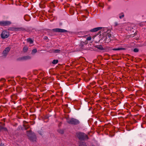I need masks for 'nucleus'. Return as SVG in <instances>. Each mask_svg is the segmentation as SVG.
I'll list each match as a JSON object with an SVG mask.
<instances>
[{"instance_id": "nucleus-1", "label": "nucleus", "mask_w": 146, "mask_h": 146, "mask_svg": "<svg viewBox=\"0 0 146 146\" xmlns=\"http://www.w3.org/2000/svg\"><path fill=\"white\" fill-rule=\"evenodd\" d=\"M27 135L30 140L33 141H36V137L34 133L30 131L28 132Z\"/></svg>"}, {"instance_id": "nucleus-2", "label": "nucleus", "mask_w": 146, "mask_h": 146, "mask_svg": "<svg viewBox=\"0 0 146 146\" xmlns=\"http://www.w3.org/2000/svg\"><path fill=\"white\" fill-rule=\"evenodd\" d=\"M67 121L68 123L71 124H76L79 123L78 120L73 118L68 119L67 120Z\"/></svg>"}, {"instance_id": "nucleus-3", "label": "nucleus", "mask_w": 146, "mask_h": 146, "mask_svg": "<svg viewBox=\"0 0 146 146\" xmlns=\"http://www.w3.org/2000/svg\"><path fill=\"white\" fill-rule=\"evenodd\" d=\"M9 36V33L6 31H3L1 34V37L2 38L5 39L7 38Z\"/></svg>"}, {"instance_id": "nucleus-4", "label": "nucleus", "mask_w": 146, "mask_h": 146, "mask_svg": "<svg viewBox=\"0 0 146 146\" xmlns=\"http://www.w3.org/2000/svg\"><path fill=\"white\" fill-rule=\"evenodd\" d=\"M99 37V36L97 35L96 36H94L92 38V41H95L96 42H99L100 40V39L97 40H94L95 38H96V39L98 38ZM92 39V38H91V36H88L86 38V40H90Z\"/></svg>"}, {"instance_id": "nucleus-5", "label": "nucleus", "mask_w": 146, "mask_h": 146, "mask_svg": "<svg viewBox=\"0 0 146 146\" xmlns=\"http://www.w3.org/2000/svg\"><path fill=\"white\" fill-rule=\"evenodd\" d=\"M77 136L80 139H84L85 138V137H86L87 136L84 133H77Z\"/></svg>"}, {"instance_id": "nucleus-6", "label": "nucleus", "mask_w": 146, "mask_h": 146, "mask_svg": "<svg viewBox=\"0 0 146 146\" xmlns=\"http://www.w3.org/2000/svg\"><path fill=\"white\" fill-rule=\"evenodd\" d=\"M53 30L54 31L58 32L63 33L67 32V31L65 30L59 28L54 29H53Z\"/></svg>"}, {"instance_id": "nucleus-7", "label": "nucleus", "mask_w": 146, "mask_h": 146, "mask_svg": "<svg viewBox=\"0 0 146 146\" xmlns=\"http://www.w3.org/2000/svg\"><path fill=\"white\" fill-rule=\"evenodd\" d=\"M11 24V22L8 21H0V25L5 26L9 25Z\"/></svg>"}, {"instance_id": "nucleus-8", "label": "nucleus", "mask_w": 146, "mask_h": 146, "mask_svg": "<svg viewBox=\"0 0 146 146\" xmlns=\"http://www.w3.org/2000/svg\"><path fill=\"white\" fill-rule=\"evenodd\" d=\"M10 48L9 47L5 48L3 52V55L4 56H6L10 51Z\"/></svg>"}, {"instance_id": "nucleus-9", "label": "nucleus", "mask_w": 146, "mask_h": 146, "mask_svg": "<svg viewBox=\"0 0 146 146\" xmlns=\"http://www.w3.org/2000/svg\"><path fill=\"white\" fill-rule=\"evenodd\" d=\"M111 35L110 34H108L107 36L106 37V41L107 40L108 38V40L107 41V42H108L110 41L111 38H110L111 37Z\"/></svg>"}, {"instance_id": "nucleus-10", "label": "nucleus", "mask_w": 146, "mask_h": 146, "mask_svg": "<svg viewBox=\"0 0 146 146\" xmlns=\"http://www.w3.org/2000/svg\"><path fill=\"white\" fill-rule=\"evenodd\" d=\"M100 27H98L94 28L91 31L93 32H96L100 30Z\"/></svg>"}, {"instance_id": "nucleus-11", "label": "nucleus", "mask_w": 146, "mask_h": 146, "mask_svg": "<svg viewBox=\"0 0 146 146\" xmlns=\"http://www.w3.org/2000/svg\"><path fill=\"white\" fill-rule=\"evenodd\" d=\"M27 41L30 44H33V40L30 38L28 39H27Z\"/></svg>"}, {"instance_id": "nucleus-12", "label": "nucleus", "mask_w": 146, "mask_h": 146, "mask_svg": "<svg viewBox=\"0 0 146 146\" xmlns=\"http://www.w3.org/2000/svg\"><path fill=\"white\" fill-rule=\"evenodd\" d=\"M123 49V48H114L113 49L114 50H119Z\"/></svg>"}, {"instance_id": "nucleus-13", "label": "nucleus", "mask_w": 146, "mask_h": 146, "mask_svg": "<svg viewBox=\"0 0 146 146\" xmlns=\"http://www.w3.org/2000/svg\"><path fill=\"white\" fill-rule=\"evenodd\" d=\"M53 52L55 53H58L60 52V50L59 49H57L54 50Z\"/></svg>"}, {"instance_id": "nucleus-14", "label": "nucleus", "mask_w": 146, "mask_h": 146, "mask_svg": "<svg viewBox=\"0 0 146 146\" xmlns=\"http://www.w3.org/2000/svg\"><path fill=\"white\" fill-rule=\"evenodd\" d=\"M58 60H54L53 61L52 63L53 64H56L58 63Z\"/></svg>"}, {"instance_id": "nucleus-15", "label": "nucleus", "mask_w": 146, "mask_h": 146, "mask_svg": "<svg viewBox=\"0 0 146 146\" xmlns=\"http://www.w3.org/2000/svg\"><path fill=\"white\" fill-rule=\"evenodd\" d=\"M36 52H37V50L36 49H35L33 50L32 51V54H34L35 53H36Z\"/></svg>"}, {"instance_id": "nucleus-16", "label": "nucleus", "mask_w": 146, "mask_h": 146, "mask_svg": "<svg viewBox=\"0 0 146 146\" xmlns=\"http://www.w3.org/2000/svg\"><path fill=\"white\" fill-rule=\"evenodd\" d=\"M28 49V48L27 47L25 46L23 48V51L24 52H26Z\"/></svg>"}, {"instance_id": "nucleus-17", "label": "nucleus", "mask_w": 146, "mask_h": 146, "mask_svg": "<svg viewBox=\"0 0 146 146\" xmlns=\"http://www.w3.org/2000/svg\"><path fill=\"white\" fill-rule=\"evenodd\" d=\"M124 15L122 14L119 15V17L120 19H122L124 17Z\"/></svg>"}, {"instance_id": "nucleus-18", "label": "nucleus", "mask_w": 146, "mask_h": 146, "mask_svg": "<svg viewBox=\"0 0 146 146\" xmlns=\"http://www.w3.org/2000/svg\"><path fill=\"white\" fill-rule=\"evenodd\" d=\"M118 25H119V24L117 22H116L114 23V26L115 27L117 26Z\"/></svg>"}, {"instance_id": "nucleus-19", "label": "nucleus", "mask_w": 146, "mask_h": 146, "mask_svg": "<svg viewBox=\"0 0 146 146\" xmlns=\"http://www.w3.org/2000/svg\"><path fill=\"white\" fill-rule=\"evenodd\" d=\"M4 129V130H6V129L5 128H4V127H3L1 126H0V130H1L2 129Z\"/></svg>"}, {"instance_id": "nucleus-20", "label": "nucleus", "mask_w": 146, "mask_h": 146, "mask_svg": "<svg viewBox=\"0 0 146 146\" xmlns=\"http://www.w3.org/2000/svg\"><path fill=\"white\" fill-rule=\"evenodd\" d=\"M133 51L135 52H137L138 51V50L137 48H135L134 49Z\"/></svg>"}, {"instance_id": "nucleus-21", "label": "nucleus", "mask_w": 146, "mask_h": 146, "mask_svg": "<svg viewBox=\"0 0 146 146\" xmlns=\"http://www.w3.org/2000/svg\"><path fill=\"white\" fill-rule=\"evenodd\" d=\"M107 30V28H104V33H105V34H106V31H106Z\"/></svg>"}, {"instance_id": "nucleus-22", "label": "nucleus", "mask_w": 146, "mask_h": 146, "mask_svg": "<svg viewBox=\"0 0 146 146\" xmlns=\"http://www.w3.org/2000/svg\"><path fill=\"white\" fill-rule=\"evenodd\" d=\"M19 29H17H17H15V30L16 31H19Z\"/></svg>"}, {"instance_id": "nucleus-23", "label": "nucleus", "mask_w": 146, "mask_h": 146, "mask_svg": "<svg viewBox=\"0 0 146 146\" xmlns=\"http://www.w3.org/2000/svg\"><path fill=\"white\" fill-rule=\"evenodd\" d=\"M0 146H5V145H4V144L1 143V144L0 145Z\"/></svg>"}, {"instance_id": "nucleus-24", "label": "nucleus", "mask_w": 146, "mask_h": 146, "mask_svg": "<svg viewBox=\"0 0 146 146\" xmlns=\"http://www.w3.org/2000/svg\"><path fill=\"white\" fill-rule=\"evenodd\" d=\"M44 37L45 38V39H46V38H47V37Z\"/></svg>"}, {"instance_id": "nucleus-25", "label": "nucleus", "mask_w": 146, "mask_h": 146, "mask_svg": "<svg viewBox=\"0 0 146 146\" xmlns=\"http://www.w3.org/2000/svg\"><path fill=\"white\" fill-rule=\"evenodd\" d=\"M28 58H30V57H28Z\"/></svg>"}]
</instances>
